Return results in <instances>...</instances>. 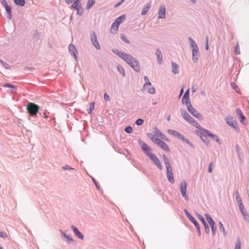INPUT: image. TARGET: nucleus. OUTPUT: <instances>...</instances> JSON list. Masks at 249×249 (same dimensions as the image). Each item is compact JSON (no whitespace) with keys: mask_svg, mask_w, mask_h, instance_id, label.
<instances>
[{"mask_svg":"<svg viewBox=\"0 0 249 249\" xmlns=\"http://www.w3.org/2000/svg\"><path fill=\"white\" fill-rule=\"evenodd\" d=\"M127 58H125L124 61L127 63L135 71L139 72L141 71L140 66L138 60L131 55L128 54Z\"/></svg>","mask_w":249,"mask_h":249,"instance_id":"1","label":"nucleus"},{"mask_svg":"<svg viewBox=\"0 0 249 249\" xmlns=\"http://www.w3.org/2000/svg\"><path fill=\"white\" fill-rule=\"evenodd\" d=\"M40 107L34 103L29 102L26 106V110L30 116L36 117L39 113Z\"/></svg>","mask_w":249,"mask_h":249,"instance_id":"2","label":"nucleus"},{"mask_svg":"<svg viewBox=\"0 0 249 249\" xmlns=\"http://www.w3.org/2000/svg\"><path fill=\"white\" fill-rule=\"evenodd\" d=\"M180 112L183 116V118L188 121L189 123L191 124L193 126L197 128H201V126L198 124L197 121L192 117L188 113L182 108L180 109Z\"/></svg>","mask_w":249,"mask_h":249,"instance_id":"3","label":"nucleus"},{"mask_svg":"<svg viewBox=\"0 0 249 249\" xmlns=\"http://www.w3.org/2000/svg\"><path fill=\"white\" fill-rule=\"evenodd\" d=\"M138 142L139 144L141 145V149L144 153L149 158H151V156L154 154L151 153L152 149L150 146H148L145 142L140 139L138 140Z\"/></svg>","mask_w":249,"mask_h":249,"instance_id":"4","label":"nucleus"},{"mask_svg":"<svg viewBox=\"0 0 249 249\" xmlns=\"http://www.w3.org/2000/svg\"><path fill=\"white\" fill-rule=\"evenodd\" d=\"M184 212L187 217L195 225L197 231V235L199 237L201 236L200 227L197 222V221L194 218V217L186 210H184Z\"/></svg>","mask_w":249,"mask_h":249,"instance_id":"5","label":"nucleus"},{"mask_svg":"<svg viewBox=\"0 0 249 249\" xmlns=\"http://www.w3.org/2000/svg\"><path fill=\"white\" fill-rule=\"evenodd\" d=\"M225 121L229 125L234 128L236 131L239 130V127L237 126V122L234 117L229 116L225 118Z\"/></svg>","mask_w":249,"mask_h":249,"instance_id":"6","label":"nucleus"},{"mask_svg":"<svg viewBox=\"0 0 249 249\" xmlns=\"http://www.w3.org/2000/svg\"><path fill=\"white\" fill-rule=\"evenodd\" d=\"M90 40L92 45L97 49L100 50L101 47L97 40V36L95 31H92L90 33Z\"/></svg>","mask_w":249,"mask_h":249,"instance_id":"7","label":"nucleus"},{"mask_svg":"<svg viewBox=\"0 0 249 249\" xmlns=\"http://www.w3.org/2000/svg\"><path fill=\"white\" fill-rule=\"evenodd\" d=\"M188 111L194 117L197 119L201 120H202V115L198 112L197 110L195 109L192 106V105L187 107Z\"/></svg>","mask_w":249,"mask_h":249,"instance_id":"8","label":"nucleus"},{"mask_svg":"<svg viewBox=\"0 0 249 249\" xmlns=\"http://www.w3.org/2000/svg\"><path fill=\"white\" fill-rule=\"evenodd\" d=\"M180 190L182 197H183L185 200H188L189 198L186 195V189H187V183L185 181H182L180 183Z\"/></svg>","mask_w":249,"mask_h":249,"instance_id":"9","label":"nucleus"},{"mask_svg":"<svg viewBox=\"0 0 249 249\" xmlns=\"http://www.w3.org/2000/svg\"><path fill=\"white\" fill-rule=\"evenodd\" d=\"M196 216L199 218V219L201 221L202 224H203L204 229H205V231L206 233L208 234L209 233L210 231V228L208 224L206 223L205 220L203 218V217L199 213H196Z\"/></svg>","mask_w":249,"mask_h":249,"instance_id":"10","label":"nucleus"},{"mask_svg":"<svg viewBox=\"0 0 249 249\" xmlns=\"http://www.w3.org/2000/svg\"><path fill=\"white\" fill-rule=\"evenodd\" d=\"M154 163V164L160 170L162 169V166L158 158L154 154L149 158Z\"/></svg>","mask_w":249,"mask_h":249,"instance_id":"11","label":"nucleus"},{"mask_svg":"<svg viewBox=\"0 0 249 249\" xmlns=\"http://www.w3.org/2000/svg\"><path fill=\"white\" fill-rule=\"evenodd\" d=\"M69 51L70 54L74 57L75 60H77L76 53L77 52L75 46L72 44H70L69 46Z\"/></svg>","mask_w":249,"mask_h":249,"instance_id":"12","label":"nucleus"},{"mask_svg":"<svg viewBox=\"0 0 249 249\" xmlns=\"http://www.w3.org/2000/svg\"><path fill=\"white\" fill-rule=\"evenodd\" d=\"M71 229L75 235L79 239L83 240L84 238L83 234L78 230V229L73 225L71 226Z\"/></svg>","mask_w":249,"mask_h":249,"instance_id":"13","label":"nucleus"},{"mask_svg":"<svg viewBox=\"0 0 249 249\" xmlns=\"http://www.w3.org/2000/svg\"><path fill=\"white\" fill-rule=\"evenodd\" d=\"M166 17V10L164 5H161L159 10L158 18L164 19Z\"/></svg>","mask_w":249,"mask_h":249,"instance_id":"14","label":"nucleus"},{"mask_svg":"<svg viewBox=\"0 0 249 249\" xmlns=\"http://www.w3.org/2000/svg\"><path fill=\"white\" fill-rule=\"evenodd\" d=\"M112 52L124 60L125 58H127V55L128 54L124 52H120L117 49H113Z\"/></svg>","mask_w":249,"mask_h":249,"instance_id":"15","label":"nucleus"},{"mask_svg":"<svg viewBox=\"0 0 249 249\" xmlns=\"http://www.w3.org/2000/svg\"><path fill=\"white\" fill-rule=\"evenodd\" d=\"M198 51V48L193 49L192 50V59L195 63H196L198 61L199 56Z\"/></svg>","mask_w":249,"mask_h":249,"instance_id":"16","label":"nucleus"},{"mask_svg":"<svg viewBox=\"0 0 249 249\" xmlns=\"http://www.w3.org/2000/svg\"><path fill=\"white\" fill-rule=\"evenodd\" d=\"M236 113L239 116L241 123L242 124H245V121L246 120V118L243 115L242 110L238 108L236 109Z\"/></svg>","mask_w":249,"mask_h":249,"instance_id":"17","label":"nucleus"},{"mask_svg":"<svg viewBox=\"0 0 249 249\" xmlns=\"http://www.w3.org/2000/svg\"><path fill=\"white\" fill-rule=\"evenodd\" d=\"M204 132H205L208 137L211 138L216 142L220 143V140L216 135L212 133L209 130H205Z\"/></svg>","mask_w":249,"mask_h":249,"instance_id":"18","label":"nucleus"},{"mask_svg":"<svg viewBox=\"0 0 249 249\" xmlns=\"http://www.w3.org/2000/svg\"><path fill=\"white\" fill-rule=\"evenodd\" d=\"M5 9L6 11L7 15L6 17L9 19H11L12 18V9L10 6L8 5H5L4 6Z\"/></svg>","mask_w":249,"mask_h":249,"instance_id":"19","label":"nucleus"},{"mask_svg":"<svg viewBox=\"0 0 249 249\" xmlns=\"http://www.w3.org/2000/svg\"><path fill=\"white\" fill-rule=\"evenodd\" d=\"M151 6V2H149L147 3L145 5H144L142 8V10L141 12V15L142 16L145 15L149 11L150 7Z\"/></svg>","mask_w":249,"mask_h":249,"instance_id":"20","label":"nucleus"},{"mask_svg":"<svg viewBox=\"0 0 249 249\" xmlns=\"http://www.w3.org/2000/svg\"><path fill=\"white\" fill-rule=\"evenodd\" d=\"M199 128H198L200 131H196V134L200 138V139H202V136H204V135H207L206 133H205V130H208L206 129L203 128L201 126V128L199 127Z\"/></svg>","mask_w":249,"mask_h":249,"instance_id":"21","label":"nucleus"},{"mask_svg":"<svg viewBox=\"0 0 249 249\" xmlns=\"http://www.w3.org/2000/svg\"><path fill=\"white\" fill-rule=\"evenodd\" d=\"M156 55L157 57L158 62L159 64H161L162 62V55L159 49H156Z\"/></svg>","mask_w":249,"mask_h":249,"instance_id":"22","label":"nucleus"},{"mask_svg":"<svg viewBox=\"0 0 249 249\" xmlns=\"http://www.w3.org/2000/svg\"><path fill=\"white\" fill-rule=\"evenodd\" d=\"M172 68V72L174 74H178L179 73V66L176 63L172 61L171 62Z\"/></svg>","mask_w":249,"mask_h":249,"instance_id":"23","label":"nucleus"},{"mask_svg":"<svg viewBox=\"0 0 249 249\" xmlns=\"http://www.w3.org/2000/svg\"><path fill=\"white\" fill-rule=\"evenodd\" d=\"M126 18L125 15H122L120 16H119L118 18H117L115 20V23H117L118 26H119V25L124 22V21L125 20Z\"/></svg>","mask_w":249,"mask_h":249,"instance_id":"24","label":"nucleus"},{"mask_svg":"<svg viewBox=\"0 0 249 249\" xmlns=\"http://www.w3.org/2000/svg\"><path fill=\"white\" fill-rule=\"evenodd\" d=\"M60 232L61 233L62 236H63L64 238H66L67 240V241L69 242L70 243L71 242L74 241L73 238L70 235L66 234V233L64 232L63 231L60 230Z\"/></svg>","mask_w":249,"mask_h":249,"instance_id":"25","label":"nucleus"},{"mask_svg":"<svg viewBox=\"0 0 249 249\" xmlns=\"http://www.w3.org/2000/svg\"><path fill=\"white\" fill-rule=\"evenodd\" d=\"M158 146L160 147L162 150L169 152L170 151V149L168 146V145L163 141H161L160 142V143L159 144Z\"/></svg>","mask_w":249,"mask_h":249,"instance_id":"26","label":"nucleus"},{"mask_svg":"<svg viewBox=\"0 0 249 249\" xmlns=\"http://www.w3.org/2000/svg\"><path fill=\"white\" fill-rule=\"evenodd\" d=\"M167 131L170 134L175 136V137L177 138L178 139L180 137V135H181L177 131L173 129H168Z\"/></svg>","mask_w":249,"mask_h":249,"instance_id":"27","label":"nucleus"},{"mask_svg":"<svg viewBox=\"0 0 249 249\" xmlns=\"http://www.w3.org/2000/svg\"><path fill=\"white\" fill-rule=\"evenodd\" d=\"M119 26H118L117 23H115V21H114L111 25L110 28V33L111 34L116 33L117 31H118V30Z\"/></svg>","mask_w":249,"mask_h":249,"instance_id":"28","label":"nucleus"},{"mask_svg":"<svg viewBox=\"0 0 249 249\" xmlns=\"http://www.w3.org/2000/svg\"><path fill=\"white\" fill-rule=\"evenodd\" d=\"M188 40H189V41L190 42V45L191 47H192V50L193 49H197V48H198L196 43L193 39V38H192L190 37H188Z\"/></svg>","mask_w":249,"mask_h":249,"instance_id":"29","label":"nucleus"},{"mask_svg":"<svg viewBox=\"0 0 249 249\" xmlns=\"http://www.w3.org/2000/svg\"><path fill=\"white\" fill-rule=\"evenodd\" d=\"M204 215H205V216L206 217V219L207 220V221L209 223V224L210 225V226L211 225H213L215 224L214 222V221L213 220V219H212V218L211 217V216L210 215H209L207 213H205Z\"/></svg>","mask_w":249,"mask_h":249,"instance_id":"30","label":"nucleus"},{"mask_svg":"<svg viewBox=\"0 0 249 249\" xmlns=\"http://www.w3.org/2000/svg\"><path fill=\"white\" fill-rule=\"evenodd\" d=\"M219 227V230L221 231L222 232L223 236L224 237H226L227 236V232L225 231V229L224 227L223 224L221 222H219L218 223Z\"/></svg>","mask_w":249,"mask_h":249,"instance_id":"31","label":"nucleus"},{"mask_svg":"<svg viewBox=\"0 0 249 249\" xmlns=\"http://www.w3.org/2000/svg\"><path fill=\"white\" fill-rule=\"evenodd\" d=\"M117 68L118 72L122 75V76L124 77L125 76V73L124 68L121 65H119Z\"/></svg>","mask_w":249,"mask_h":249,"instance_id":"32","label":"nucleus"},{"mask_svg":"<svg viewBox=\"0 0 249 249\" xmlns=\"http://www.w3.org/2000/svg\"><path fill=\"white\" fill-rule=\"evenodd\" d=\"M14 2L18 6H24L25 4V0H14Z\"/></svg>","mask_w":249,"mask_h":249,"instance_id":"33","label":"nucleus"},{"mask_svg":"<svg viewBox=\"0 0 249 249\" xmlns=\"http://www.w3.org/2000/svg\"><path fill=\"white\" fill-rule=\"evenodd\" d=\"M207 135H204L202 136V139H201L202 141L205 143L207 147L211 146V144L209 139L207 138Z\"/></svg>","mask_w":249,"mask_h":249,"instance_id":"34","label":"nucleus"},{"mask_svg":"<svg viewBox=\"0 0 249 249\" xmlns=\"http://www.w3.org/2000/svg\"><path fill=\"white\" fill-rule=\"evenodd\" d=\"M182 104H185L186 107L191 105V101L189 97H187V98H182Z\"/></svg>","mask_w":249,"mask_h":249,"instance_id":"35","label":"nucleus"},{"mask_svg":"<svg viewBox=\"0 0 249 249\" xmlns=\"http://www.w3.org/2000/svg\"><path fill=\"white\" fill-rule=\"evenodd\" d=\"M167 178H168V181L172 184H174L175 183V179L173 176V173L167 175Z\"/></svg>","mask_w":249,"mask_h":249,"instance_id":"36","label":"nucleus"},{"mask_svg":"<svg viewBox=\"0 0 249 249\" xmlns=\"http://www.w3.org/2000/svg\"><path fill=\"white\" fill-rule=\"evenodd\" d=\"M3 87H6V88H10L12 89L13 90H12V92H16V91H14V89H15V90L17 89V87L16 86L11 84V83H5L3 85Z\"/></svg>","mask_w":249,"mask_h":249,"instance_id":"37","label":"nucleus"},{"mask_svg":"<svg viewBox=\"0 0 249 249\" xmlns=\"http://www.w3.org/2000/svg\"><path fill=\"white\" fill-rule=\"evenodd\" d=\"M95 0H88V2L86 5V9H89L91 8L95 3Z\"/></svg>","mask_w":249,"mask_h":249,"instance_id":"38","label":"nucleus"},{"mask_svg":"<svg viewBox=\"0 0 249 249\" xmlns=\"http://www.w3.org/2000/svg\"><path fill=\"white\" fill-rule=\"evenodd\" d=\"M241 243L240 239V238L238 237L235 245V249H241Z\"/></svg>","mask_w":249,"mask_h":249,"instance_id":"39","label":"nucleus"},{"mask_svg":"<svg viewBox=\"0 0 249 249\" xmlns=\"http://www.w3.org/2000/svg\"><path fill=\"white\" fill-rule=\"evenodd\" d=\"M235 193L236 199L237 204L242 203V201L241 198L239 195V193L238 191H236Z\"/></svg>","mask_w":249,"mask_h":249,"instance_id":"40","label":"nucleus"},{"mask_svg":"<svg viewBox=\"0 0 249 249\" xmlns=\"http://www.w3.org/2000/svg\"><path fill=\"white\" fill-rule=\"evenodd\" d=\"M79 0H76L71 5V7L74 8L75 10H78L79 8Z\"/></svg>","mask_w":249,"mask_h":249,"instance_id":"41","label":"nucleus"},{"mask_svg":"<svg viewBox=\"0 0 249 249\" xmlns=\"http://www.w3.org/2000/svg\"><path fill=\"white\" fill-rule=\"evenodd\" d=\"M153 132L158 136L160 137L162 135V133L160 131V130L157 127H155L153 128Z\"/></svg>","mask_w":249,"mask_h":249,"instance_id":"42","label":"nucleus"},{"mask_svg":"<svg viewBox=\"0 0 249 249\" xmlns=\"http://www.w3.org/2000/svg\"><path fill=\"white\" fill-rule=\"evenodd\" d=\"M144 80L145 81V83L143 85V88H145L147 86H151V83L149 81L147 76H144Z\"/></svg>","mask_w":249,"mask_h":249,"instance_id":"43","label":"nucleus"},{"mask_svg":"<svg viewBox=\"0 0 249 249\" xmlns=\"http://www.w3.org/2000/svg\"><path fill=\"white\" fill-rule=\"evenodd\" d=\"M231 85L232 88L236 91V92L239 93L240 89L235 83L231 82Z\"/></svg>","mask_w":249,"mask_h":249,"instance_id":"44","label":"nucleus"},{"mask_svg":"<svg viewBox=\"0 0 249 249\" xmlns=\"http://www.w3.org/2000/svg\"><path fill=\"white\" fill-rule=\"evenodd\" d=\"M163 158L164 160V163L165 164V166L170 165L169 160L168 157L165 154H163Z\"/></svg>","mask_w":249,"mask_h":249,"instance_id":"45","label":"nucleus"},{"mask_svg":"<svg viewBox=\"0 0 249 249\" xmlns=\"http://www.w3.org/2000/svg\"><path fill=\"white\" fill-rule=\"evenodd\" d=\"M124 131L126 133L130 134L133 132V128L131 126L128 125L125 127Z\"/></svg>","mask_w":249,"mask_h":249,"instance_id":"46","label":"nucleus"},{"mask_svg":"<svg viewBox=\"0 0 249 249\" xmlns=\"http://www.w3.org/2000/svg\"><path fill=\"white\" fill-rule=\"evenodd\" d=\"M94 109V103L92 102L90 104V107L89 109L87 110V111L89 114H91L92 110Z\"/></svg>","mask_w":249,"mask_h":249,"instance_id":"47","label":"nucleus"},{"mask_svg":"<svg viewBox=\"0 0 249 249\" xmlns=\"http://www.w3.org/2000/svg\"><path fill=\"white\" fill-rule=\"evenodd\" d=\"M245 220L249 222V214L247 213V212L246 211L243 212V213H241Z\"/></svg>","mask_w":249,"mask_h":249,"instance_id":"48","label":"nucleus"},{"mask_svg":"<svg viewBox=\"0 0 249 249\" xmlns=\"http://www.w3.org/2000/svg\"><path fill=\"white\" fill-rule=\"evenodd\" d=\"M235 150H236V152L237 153L238 156L239 158L240 159H241V157H240L241 148L239 145L236 144L235 145Z\"/></svg>","mask_w":249,"mask_h":249,"instance_id":"49","label":"nucleus"},{"mask_svg":"<svg viewBox=\"0 0 249 249\" xmlns=\"http://www.w3.org/2000/svg\"><path fill=\"white\" fill-rule=\"evenodd\" d=\"M120 38L125 43L127 44L130 43L129 40L123 34H121Z\"/></svg>","mask_w":249,"mask_h":249,"instance_id":"50","label":"nucleus"},{"mask_svg":"<svg viewBox=\"0 0 249 249\" xmlns=\"http://www.w3.org/2000/svg\"><path fill=\"white\" fill-rule=\"evenodd\" d=\"M234 52L236 55H239L240 54V52L239 51V45L238 43H236L235 47L234 48Z\"/></svg>","mask_w":249,"mask_h":249,"instance_id":"51","label":"nucleus"},{"mask_svg":"<svg viewBox=\"0 0 249 249\" xmlns=\"http://www.w3.org/2000/svg\"><path fill=\"white\" fill-rule=\"evenodd\" d=\"M143 122H144V120L142 119L139 118V119H138L136 121L135 124L137 125H142L143 124Z\"/></svg>","mask_w":249,"mask_h":249,"instance_id":"52","label":"nucleus"},{"mask_svg":"<svg viewBox=\"0 0 249 249\" xmlns=\"http://www.w3.org/2000/svg\"><path fill=\"white\" fill-rule=\"evenodd\" d=\"M0 62L2 63L3 66L6 69H9L10 68V66L9 64L4 62L0 59Z\"/></svg>","mask_w":249,"mask_h":249,"instance_id":"53","label":"nucleus"},{"mask_svg":"<svg viewBox=\"0 0 249 249\" xmlns=\"http://www.w3.org/2000/svg\"><path fill=\"white\" fill-rule=\"evenodd\" d=\"M147 137L150 139L152 142L154 141L155 139V136L154 134L151 133H148L146 134Z\"/></svg>","mask_w":249,"mask_h":249,"instance_id":"54","label":"nucleus"},{"mask_svg":"<svg viewBox=\"0 0 249 249\" xmlns=\"http://www.w3.org/2000/svg\"><path fill=\"white\" fill-rule=\"evenodd\" d=\"M238 205L241 213L246 211L245 208L243 205V203H240L239 204H238Z\"/></svg>","mask_w":249,"mask_h":249,"instance_id":"55","label":"nucleus"},{"mask_svg":"<svg viewBox=\"0 0 249 249\" xmlns=\"http://www.w3.org/2000/svg\"><path fill=\"white\" fill-rule=\"evenodd\" d=\"M211 228L212 229V233L213 235H215L216 231V226L215 225H211Z\"/></svg>","mask_w":249,"mask_h":249,"instance_id":"56","label":"nucleus"},{"mask_svg":"<svg viewBox=\"0 0 249 249\" xmlns=\"http://www.w3.org/2000/svg\"><path fill=\"white\" fill-rule=\"evenodd\" d=\"M62 168L64 170H74V168L70 167L68 165H66L62 167Z\"/></svg>","mask_w":249,"mask_h":249,"instance_id":"57","label":"nucleus"},{"mask_svg":"<svg viewBox=\"0 0 249 249\" xmlns=\"http://www.w3.org/2000/svg\"><path fill=\"white\" fill-rule=\"evenodd\" d=\"M0 237L6 238L8 237L7 234L5 232L0 231Z\"/></svg>","mask_w":249,"mask_h":249,"instance_id":"58","label":"nucleus"},{"mask_svg":"<svg viewBox=\"0 0 249 249\" xmlns=\"http://www.w3.org/2000/svg\"><path fill=\"white\" fill-rule=\"evenodd\" d=\"M166 168L167 175L170 174L171 173H173L172 169L170 165L166 166Z\"/></svg>","mask_w":249,"mask_h":249,"instance_id":"59","label":"nucleus"},{"mask_svg":"<svg viewBox=\"0 0 249 249\" xmlns=\"http://www.w3.org/2000/svg\"><path fill=\"white\" fill-rule=\"evenodd\" d=\"M91 179H92V181H93V182L94 183V184H95V186H96V188L98 189V190H99L100 189V186L98 184L96 179L94 178H91Z\"/></svg>","mask_w":249,"mask_h":249,"instance_id":"60","label":"nucleus"},{"mask_svg":"<svg viewBox=\"0 0 249 249\" xmlns=\"http://www.w3.org/2000/svg\"><path fill=\"white\" fill-rule=\"evenodd\" d=\"M148 93L151 94L155 93V89L154 87L150 88L148 91Z\"/></svg>","mask_w":249,"mask_h":249,"instance_id":"61","label":"nucleus"},{"mask_svg":"<svg viewBox=\"0 0 249 249\" xmlns=\"http://www.w3.org/2000/svg\"><path fill=\"white\" fill-rule=\"evenodd\" d=\"M189 92H190V89H188L185 92V93L184 94L183 98H184V99H185V98H187V97H189Z\"/></svg>","mask_w":249,"mask_h":249,"instance_id":"62","label":"nucleus"},{"mask_svg":"<svg viewBox=\"0 0 249 249\" xmlns=\"http://www.w3.org/2000/svg\"><path fill=\"white\" fill-rule=\"evenodd\" d=\"M161 141H162L160 139L158 138H155V139H154V140L153 142L158 145L160 143V142H161Z\"/></svg>","mask_w":249,"mask_h":249,"instance_id":"63","label":"nucleus"},{"mask_svg":"<svg viewBox=\"0 0 249 249\" xmlns=\"http://www.w3.org/2000/svg\"><path fill=\"white\" fill-rule=\"evenodd\" d=\"M212 166H213V162H211L209 164V167H208V172L210 173L212 172V171H213Z\"/></svg>","mask_w":249,"mask_h":249,"instance_id":"64","label":"nucleus"}]
</instances>
